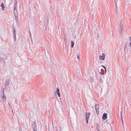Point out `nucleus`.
<instances>
[{"label": "nucleus", "instance_id": "nucleus-1", "mask_svg": "<svg viewBox=\"0 0 131 131\" xmlns=\"http://www.w3.org/2000/svg\"><path fill=\"white\" fill-rule=\"evenodd\" d=\"M13 13L16 21L18 22V14L17 7H14Z\"/></svg>", "mask_w": 131, "mask_h": 131}, {"label": "nucleus", "instance_id": "nucleus-2", "mask_svg": "<svg viewBox=\"0 0 131 131\" xmlns=\"http://www.w3.org/2000/svg\"><path fill=\"white\" fill-rule=\"evenodd\" d=\"M31 126L34 130V131H37V125L35 121H33L32 122Z\"/></svg>", "mask_w": 131, "mask_h": 131}, {"label": "nucleus", "instance_id": "nucleus-3", "mask_svg": "<svg viewBox=\"0 0 131 131\" xmlns=\"http://www.w3.org/2000/svg\"><path fill=\"white\" fill-rule=\"evenodd\" d=\"M9 79L8 78H6V80L4 84V87H6V86H8L9 85Z\"/></svg>", "mask_w": 131, "mask_h": 131}, {"label": "nucleus", "instance_id": "nucleus-4", "mask_svg": "<svg viewBox=\"0 0 131 131\" xmlns=\"http://www.w3.org/2000/svg\"><path fill=\"white\" fill-rule=\"evenodd\" d=\"M95 108L96 113L98 114L99 112V105L98 104H95Z\"/></svg>", "mask_w": 131, "mask_h": 131}, {"label": "nucleus", "instance_id": "nucleus-5", "mask_svg": "<svg viewBox=\"0 0 131 131\" xmlns=\"http://www.w3.org/2000/svg\"><path fill=\"white\" fill-rule=\"evenodd\" d=\"M13 35H14V40L15 41L16 40V30L15 29H14V28H13Z\"/></svg>", "mask_w": 131, "mask_h": 131}, {"label": "nucleus", "instance_id": "nucleus-6", "mask_svg": "<svg viewBox=\"0 0 131 131\" xmlns=\"http://www.w3.org/2000/svg\"><path fill=\"white\" fill-rule=\"evenodd\" d=\"M102 56H100L99 57V58L100 59L103 60L105 58V54L104 53H103L102 54Z\"/></svg>", "mask_w": 131, "mask_h": 131}, {"label": "nucleus", "instance_id": "nucleus-7", "mask_svg": "<svg viewBox=\"0 0 131 131\" xmlns=\"http://www.w3.org/2000/svg\"><path fill=\"white\" fill-rule=\"evenodd\" d=\"M107 118V114L106 113L104 114L102 116V118L103 120H105Z\"/></svg>", "mask_w": 131, "mask_h": 131}, {"label": "nucleus", "instance_id": "nucleus-8", "mask_svg": "<svg viewBox=\"0 0 131 131\" xmlns=\"http://www.w3.org/2000/svg\"><path fill=\"white\" fill-rule=\"evenodd\" d=\"M56 92L57 93L58 96L59 97H60V94L59 92V88L57 87L56 88Z\"/></svg>", "mask_w": 131, "mask_h": 131}, {"label": "nucleus", "instance_id": "nucleus-9", "mask_svg": "<svg viewBox=\"0 0 131 131\" xmlns=\"http://www.w3.org/2000/svg\"><path fill=\"white\" fill-rule=\"evenodd\" d=\"M90 114V113L89 112L86 113L85 116L86 119H89Z\"/></svg>", "mask_w": 131, "mask_h": 131}, {"label": "nucleus", "instance_id": "nucleus-10", "mask_svg": "<svg viewBox=\"0 0 131 131\" xmlns=\"http://www.w3.org/2000/svg\"><path fill=\"white\" fill-rule=\"evenodd\" d=\"M123 25L121 21L120 22V24L118 26V30L121 29V28H123Z\"/></svg>", "mask_w": 131, "mask_h": 131}, {"label": "nucleus", "instance_id": "nucleus-11", "mask_svg": "<svg viewBox=\"0 0 131 131\" xmlns=\"http://www.w3.org/2000/svg\"><path fill=\"white\" fill-rule=\"evenodd\" d=\"M56 128H57L56 130L57 131H62L61 129L60 126H57Z\"/></svg>", "mask_w": 131, "mask_h": 131}, {"label": "nucleus", "instance_id": "nucleus-12", "mask_svg": "<svg viewBox=\"0 0 131 131\" xmlns=\"http://www.w3.org/2000/svg\"><path fill=\"white\" fill-rule=\"evenodd\" d=\"M0 62L1 63L4 64L5 63V59L4 58H0Z\"/></svg>", "mask_w": 131, "mask_h": 131}, {"label": "nucleus", "instance_id": "nucleus-13", "mask_svg": "<svg viewBox=\"0 0 131 131\" xmlns=\"http://www.w3.org/2000/svg\"><path fill=\"white\" fill-rule=\"evenodd\" d=\"M101 72H100V73L101 75H103L105 73V71L103 69H101Z\"/></svg>", "mask_w": 131, "mask_h": 131}, {"label": "nucleus", "instance_id": "nucleus-14", "mask_svg": "<svg viewBox=\"0 0 131 131\" xmlns=\"http://www.w3.org/2000/svg\"><path fill=\"white\" fill-rule=\"evenodd\" d=\"M127 43H126L125 45V46L124 47V51L125 52V53H126V49L127 48Z\"/></svg>", "mask_w": 131, "mask_h": 131}, {"label": "nucleus", "instance_id": "nucleus-15", "mask_svg": "<svg viewBox=\"0 0 131 131\" xmlns=\"http://www.w3.org/2000/svg\"><path fill=\"white\" fill-rule=\"evenodd\" d=\"M17 0H15V3L14 4V7H17Z\"/></svg>", "mask_w": 131, "mask_h": 131}, {"label": "nucleus", "instance_id": "nucleus-16", "mask_svg": "<svg viewBox=\"0 0 131 131\" xmlns=\"http://www.w3.org/2000/svg\"><path fill=\"white\" fill-rule=\"evenodd\" d=\"M114 3H115V6L116 7V10H117L118 9V8L117 5V3L116 1H114Z\"/></svg>", "mask_w": 131, "mask_h": 131}, {"label": "nucleus", "instance_id": "nucleus-17", "mask_svg": "<svg viewBox=\"0 0 131 131\" xmlns=\"http://www.w3.org/2000/svg\"><path fill=\"white\" fill-rule=\"evenodd\" d=\"M71 47L73 48L74 45V42L73 41H71Z\"/></svg>", "mask_w": 131, "mask_h": 131}, {"label": "nucleus", "instance_id": "nucleus-18", "mask_svg": "<svg viewBox=\"0 0 131 131\" xmlns=\"http://www.w3.org/2000/svg\"><path fill=\"white\" fill-rule=\"evenodd\" d=\"M1 6L2 7V10L5 8L4 7V5L3 3H2L1 4Z\"/></svg>", "mask_w": 131, "mask_h": 131}, {"label": "nucleus", "instance_id": "nucleus-19", "mask_svg": "<svg viewBox=\"0 0 131 131\" xmlns=\"http://www.w3.org/2000/svg\"><path fill=\"white\" fill-rule=\"evenodd\" d=\"M118 30L119 31V33L121 34L122 33V32L123 31V28H121V29Z\"/></svg>", "mask_w": 131, "mask_h": 131}, {"label": "nucleus", "instance_id": "nucleus-20", "mask_svg": "<svg viewBox=\"0 0 131 131\" xmlns=\"http://www.w3.org/2000/svg\"><path fill=\"white\" fill-rule=\"evenodd\" d=\"M5 90H6V91L9 92L10 91V89H9V87H7L5 88Z\"/></svg>", "mask_w": 131, "mask_h": 131}, {"label": "nucleus", "instance_id": "nucleus-21", "mask_svg": "<svg viewBox=\"0 0 131 131\" xmlns=\"http://www.w3.org/2000/svg\"><path fill=\"white\" fill-rule=\"evenodd\" d=\"M4 89H3V94L4 95L2 96V97L3 98H5H5H6L5 96L4 95Z\"/></svg>", "mask_w": 131, "mask_h": 131}, {"label": "nucleus", "instance_id": "nucleus-22", "mask_svg": "<svg viewBox=\"0 0 131 131\" xmlns=\"http://www.w3.org/2000/svg\"><path fill=\"white\" fill-rule=\"evenodd\" d=\"M50 9L51 10V13H53V10L52 9V8L51 6L50 7Z\"/></svg>", "mask_w": 131, "mask_h": 131}, {"label": "nucleus", "instance_id": "nucleus-23", "mask_svg": "<svg viewBox=\"0 0 131 131\" xmlns=\"http://www.w3.org/2000/svg\"><path fill=\"white\" fill-rule=\"evenodd\" d=\"M102 66L103 68L104 69V71H105V73H106V69L105 67L103 65H102Z\"/></svg>", "mask_w": 131, "mask_h": 131}, {"label": "nucleus", "instance_id": "nucleus-24", "mask_svg": "<svg viewBox=\"0 0 131 131\" xmlns=\"http://www.w3.org/2000/svg\"><path fill=\"white\" fill-rule=\"evenodd\" d=\"M96 127L97 129H99V128L100 127V125L99 124H97L96 125Z\"/></svg>", "mask_w": 131, "mask_h": 131}, {"label": "nucleus", "instance_id": "nucleus-25", "mask_svg": "<svg viewBox=\"0 0 131 131\" xmlns=\"http://www.w3.org/2000/svg\"><path fill=\"white\" fill-rule=\"evenodd\" d=\"M49 19H47V20H46V24L47 25L48 23H49Z\"/></svg>", "mask_w": 131, "mask_h": 131}, {"label": "nucleus", "instance_id": "nucleus-26", "mask_svg": "<svg viewBox=\"0 0 131 131\" xmlns=\"http://www.w3.org/2000/svg\"><path fill=\"white\" fill-rule=\"evenodd\" d=\"M80 57V55H79V54L77 55V58L78 59H79Z\"/></svg>", "mask_w": 131, "mask_h": 131}, {"label": "nucleus", "instance_id": "nucleus-27", "mask_svg": "<svg viewBox=\"0 0 131 131\" xmlns=\"http://www.w3.org/2000/svg\"><path fill=\"white\" fill-rule=\"evenodd\" d=\"M120 114H121V116H122V111H121L120 112Z\"/></svg>", "mask_w": 131, "mask_h": 131}, {"label": "nucleus", "instance_id": "nucleus-28", "mask_svg": "<svg viewBox=\"0 0 131 131\" xmlns=\"http://www.w3.org/2000/svg\"><path fill=\"white\" fill-rule=\"evenodd\" d=\"M121 119L122 120V121H123V118L122 116H121Z\"/></svg>", "mask_w": 131, "mask_h": 131}, {"label": "nucleus", "instance_id": "nucleus-29", "mask_svg": "<svg viewBox=\"0 0 131 131\" xmlns=\"http://www.w3.org/2000/svg\"><path fill=\"white\" fill-rule=\"evenodd\" d=\"M89 119H86V122L87 123V124L88 123V120H89Z\"/></svg>", "mask_w": 131, "mask_h": 131}, {"label": "nucleus", "instance_id": "nucleus-30", "mask_svg": "<svg viewBox=\"0 0 131 131\" xmlns=\"http://www.w3.org/2000/svg\"><path fill=\"white\" fill-rule=\"evenodd\" d=\"M31 9L30 8V7H29V12H30V11H31Z\"/></svg>", "mask_w": 131, "mask_h": 131}, {"label": "nucleus", "instance_id": "nucleus-31", "mask_svg": "<svg viewBox=\"0 0 131 131\" xmlns=\"http://www.w3.org/2000/svg\"><path fill=\"white\" fill-rule=\"evenodd\" d=\"M29 36H30L31 37V32H30V31H29Z\"/></svg>", "mask_w": 131, "mask_h": 131}, {"label": "nucleus", "instance_id": "nucleus-32", "mask_svg": "<svg viewBox=\"0 0 131 131\" xmlns=\"http://www.w3.org/2000/svg\"><path fill=\"white\" fill-rule=\"evenodd\" d=\"M34 8L36 10V7L34 6Z\"/></svg>", "mask_w": 131, "mask_h": 131}, {"label": "nucleus", "instance_id": "nucleus-33", "mask_svg": "<svg viewBox=\"0 0 131 131\" xmlns=\"http://www.w3.org/2000/svg\"><path fill=\"white\" fill-rule=\"evenodd\" d=\"M130 41H131V36L129 37Z\"/></svg>", "mask_w": 131, "mask_h": 131}, {"label": "nucleus", "instance_id": "nucleus-34", "mask_svg": "<svg viewBox=\"0 0 131 131\" xmlns=\"http://www.w3.org/2000/svg\"><path fill=\"white\" fill-rule=\"evenodd\" d=\"M65 42L66 43L67 42V40L66 39H65Z\"/></svg>", "mask_w": 131, "mask_h": 131}, {"label": "nucleus", "instance_id": "nucleus-35", "mask_svg": "<svg viewBox=\"0 0 131 131\" xmlns=\"http://www.w3.org/2000/svg\"><path fill=\"white\" fill-rule=\"evenodd\" d=\"M97 130L98 131H100V129H97Z\"/></svg>", "mask_w": 131, "mask_h": 131}, {"label": "nucleus", "instance_id": "nucleus-36", "mask_svg": "<svg viewBox=\"0 0 131 131\" xmlns=\"http://www.w3.org/2000/svg\"><path fill=\"white\" fill-rule=\"evenodd\" d=\"M9 106L10 107H11V105L9 103Z\"/></svg>", "mask_w": 131, "mask_h": 131}, {"label": "nucleus", "instance_id": "nucleus-37", "mask_svg": "<svg viewBox=\"0 0 131 131\" xmlns=\"http://www.w3.org/2000/svg\"><path fill=\"white\" fill-rule=\"evenodd\" d=\"M130 47H131V42L130 43Z\"/></svg>", "mask_w": 131, "mask_h": 131}, {"label": "nucleus", "instance_id": "nucleus-38", "mask_svg": "<svg viewBox=\"0 0 131 131\" xmlns=\"http://www.w3.org/2000/svg\"><path fill=\"white\" fill-rule=\"evenodd\" d=\"M122 125L123 126V124H123V121H122Z\"/></svg>", "mask_w": 131, "mask_h": 131}, {"label": "nucleus", "instance_id": "nucleus-39", "mask_svg": "<svg viewBox=\"0 0 131 131\" xmlns=\"http://www.w3.org/2000/svg\"><path fill=\"white\" fill-rule=\"evenodd\" d=\"M64 40H65V39H66V38H65L64 36Z\"/></svg>", "mask_w": 131, "mask_h": 131}, {"label": "nucleus", "instance_id": "nucleus-40", "mask_svg": "<svg viewBox=\"0 0 131 131\" xmlns=\"http://www.w3.org/2000/svg\"><path fill=\"white\" fill-rule=\"evenodd\" d=\"M12 112L13 113V111L12 110Z\"/></svg>", "mask_w": 131, "mask_h": 131}]
</instances>
